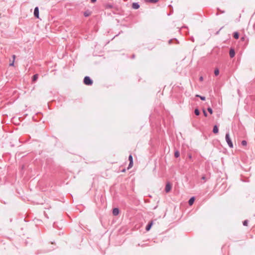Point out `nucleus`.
I'll list each match as a JSON object with an SVG mask.
<instances>
[{"label": "nucleus", "instance_id": "obj_5", "mask_svg": "<svg viewBox=\"0 0 255 255\" xmlns=\"http://www.w3.org/2000/svg\"><path fill=\"white\" fill-rule=\"evenodd\" d=\"M34 16L37 18H39V8L38 7L36 6L34 9Z\"/></svg>", "mask_w": 255, "mask_h": 255}, {"label": "nucleus", "instance_id": "obj_27", "mask_svg": "<svg viewBox=\"0 0 255 255\" xmlns=\"http://www.w3.org/2000/svg\"><path fill=\"white\" fill-rule=\"evenodd\" d=\"M203 112L204 116L206 117H207L208 114L205 110H203Z\"/></svg>", "mask_w": 255, "mask_h": 255}, {"label": "nucleus", "instance_id": "obj_6", "mask_svg": "<svg viewBox=\"0 0 255 255\" xmlns=\"http://www.w3.org/2000/svg\"><path fill=\"white\" fill-rule=\"evenodd\" d=\"M112 213L114 216H118L120 213V210L118 208H114L113 209Z\"/></svg>", "mask_w": 255, "mask_h": 255}, {"label": "nucleus", "instance_id": "obj_14", "mask_svg": "<svg viewBox=\"0 0 255 255\" xmlns=\"http://www.w3.org/2000/svg\"><path fill=\"white\" fill-rule=\"evenodd\" d=\"M233 37L236 39H238L239 38V33L238 32H234L233 33Z\"/></svg>", "mask_w": 255, "mask_h": 255}, {"label": "nucleus", "instance_id": "obj_1", "mask_svg": "<svg viewBox=\"0 0 255 255\" xmlns=\"http://www.w3.org/2000/svg\"><path fill=\"white\" fill-rule=\"evenodd\" d=\"M225 139H226V141L228 145H229V146L230 148H233L234 145H233V143L232 141V140L231 139V137L230 136V133L229 132H228L226 133Z\"/></svg>", "mask_w": 255, "mask_h": 255}, {"label": "nucleus", "instance_id": "obj_3", "mask_svg": "<svg viewBox=\"0 0 255 255\" xmlns=\"http://www.w3.org/2000/svg\"><path fill=\"white\" fill-rule=\"evenodd\" d=\"M172 184L170 182H167L166 183L165 187V191L166 193H169L171 189H172Z\"/></svg>", "mask_w": 255, "mask_h": 255}, {"label": "nucleus", "instance_id": "obj_10", "mask_svg": "<svg viewBox=\"0 0 255 255\" xmlns=\"http://www.w3.org/2000/svg\"><path fill=\"white\" fill-rule=\"evenodd\" d=\"M139 4L138 2H133L132 3V8L135 9H137L139 8Z\"/></svg>", "mask_w": 255, "mask_h": 255}, {"label": "nucleus", "instance_id": "obj_34", "mask_svg": "<svg viewBox=\"0 0 255 255\" xmlns=\"http://www.w3.org/2000/svg\"><path fill=\"white\" fill-rule=\"evenodd\" d=\"M134 57H135V55H134V54H133V55H132V56H131V58H132V59H133V58H134Z\"/></svg>", "mask_w": 255, "mask_h": 255}, {"label": "nucleus", "instance_id": "obj_26", "mask_svg": "<svg viewBox=\"0 0 255 255\" xmlns=\"http://www.w3.org/2000/svg\"><path fill=\"white\" fill-rule=\"evenodd\" d=\"M128 160L129 162L133 161V158L131 154H130L128 156Z\"/></svg>", "mask_w": 255, "mask_h": 255}, {"label": "nucleus", "instance_id": "obj_7", "mask_svg": "<svg viewBox=\"0 0 255 255\" xmlns=\"http://www.w3.org/2000/svg\"><path fill=\"white\" fill-rule=\"evenodd\" d=\"M229 55H230V56L231 58H233L235 55V50L231 48L230 49V51H229Z\"/></svg>", "mask_w": 255, "mask_h": 255}, {"label": "nucleus", "instance_id": "obj_17", "mask_svg": "<svg viewBox=\"0 0 255 255\" xmlns=\"http://www.w3.org/2000/svg\"><path fill=\"white\" fill-rule=\"evenodd\" d=\"M194 113L196 116H199L200 114V111L198 108H196L194 110Z\"/></svg>", "mask_w": 255, "mask_h": 255}, {"label": "nucleus", "instance_id": "obj_9", "mask_svg": "<svg viewBox=\"0 0 255 255\" xmlns=\"http://www.w3.org/2000/svg\"><path fill=\"white\" fill-rule=\"evenodd\" d=\"M195 200V197L193 196L192 197H191L189 201H188V204L190 206H191L193 204L194 201Z\"/></svg>", "mask_w": 255, "mask_h": 255}, {"label": "nucleus", "instance_id": "obj_31", "mask_svg": "<svg viewBox=\"0 0 255 255\" xmlns=\"http://www.w3.org/2000/svg\"><path fill=\"white\" fill-rule=\"evenodd\" d=\"M10 66H13L14 65V62H12L11 63L9 64Z\"/></svg>", "mask_w": 255, "mask_h": 255}, {"label": "nucleus", "instance_id": "obj_29", "mask_svg": "<svg viewBox=\"0 0 255 255\" xmlns=\"http://www.w3.org/2000/svg\"><path fill=\"white\" fill-rule=\"evenodd\" d=\"M199 80H200V81H203V77L202 76H200V77H199Z\"/></svg>", "mask_w": 255, "mask_h": 255}, {"label": "nucleus", "instance_id": "obj_33", "mask_svg": "<svg viewBox=\"0 0 255 255\" xmlns=\"http://www.w3.org/2000/svg\"><path fill=\"white\" fill-rule=\"evenodd\" d=\"M222 28H223V27H221V28H220V29L216 32V34H218L219 33L220 30L221 29H222Z\"/></svg>", "mask_w": 255, "mask_h": 255}, {"label": "nucleus", "instance_id": "obj_32", "mask_svg": "<svg viewBox=\"0 0 255 255\" xmlns=\"http://www.w3.org/2000/svg\"><path fill=\"white\" fill-rule=\"evenodd\" d=\"M191 40L192 41H193V42H194V38H193V37H192L191 38Z\"/></svg>", "mask_w": 255, "mask_h": 255}, {"label": "nucleus", "instance_id": "obj_30", "mask_svg": "<svg viewBox=\"0 0 255 255\" xmlns=\"http://www.w3.org/2000/svg\"><path fill=\"white\" fill-rule=\"evenodd\" d=\"M90 0L92 3H94L97 1V0Z\"/></svg>", "mask_w": 255, "mask_h": 255}, {"label": "nucleus", "instance_id": "obj_11", "mask_svg": "<svg viewBox=\"0 0 255 255\" xmlns=\"http://www.w3.org/2000/svg\"><path fill=\"white\" fill-rule=\"evenodd\" d=\"M38 77H39V75L38 74H35L33 75V76L32 77V82H35L37 80Z\"/></svg>", "mask_w": 255, "mask_h": 255}, {"label": "nucleus", "instance_id": "obj_8", "mask_svg": "<svg viewBox=\"0 0 255 255\" xmlns=\"http://www.w3.org/2000/svg\"><path fill=\"white\" fill-rule=\"evenodd\" d=\"M213 132L215 134H217L219 132L218 126L216 125H214L213 129Z\"/></svg>", "mask_w": 255, "mask_h": 255}, {"label": "nucleus", "instance_id": "obj_2", "mask_svg": "<svg viewBox=\"0 0 255 255\" xmlns=\"http://www.w3.org/2000/svg\"><path fill=\"white\" fill-rule=\"evenodd\" d=\"M83 83L86 85L91 86L93 83V81L89 76H86L84 78Z\"/></svg>", "mask_w": 255, "mask_h": 255}, {"label": "nucleus", "instance_id": "obj_12", "mask_svg": "<svg viewBox=\"0 0 255 255\" xmlns=\"http://www.w3.org/2000/svg\"><path fill=\"white\" fill-rule=\"evenodd\" d=\"M104 7L106 9H111L113 7V5L111 3H106L104 5Z\"/></svg>", "mask_w": 255, "mask_h": 255}, {"label": "nucleus", "instance_id": "obj_16", "mask_svg": "<svg viewBox=\"0 0 255 255\" xmlns=\"http://www.w3.org/2000/svg\"><path fill=\"white\" fill-rule=\"evenodd\" d=\"M196 97H199L202 101H205L206 100V97L204 96H202L199 95H196Z\"/></svg>", "mask_w": 255, "mask_h": 255}, {"label": "nucleus", "instance_id": "obj_21", "mask_svg": "<svg viewBox=\"0 0 255 255\" xmlns=\"http://www.w3.org/2000/svg\"><path fill=\"white\" fill-rule=\"evenodd\" d=\"M174 40L177 43H178V40L176 39V38H174V39H170L169 41H168V43L169 44H171L172 41Z\"/></svg>", "mask_w": 255, "mask_h": 255}, {"label": "nucleus", "instance_id": "obj_15", "mask_svg": "<svg viewBox=\"0 0 255 255\" xmlns=\"http://www.w3.org/2000/svg\"><path fill=\"white\" fill-rule=\"evenodd\" d=\"M145 2H150V3H156L159 0H144Z\"/></svg>", "mask_w": 255, "mask_h": 255}, {"label": "nucleus", "instance_id": "obj_20", "mask_svg": "<svg viewBox=\"0 0 255 255\" xmlns=\"http://www.w3.org/2000/svg\"><path fill=\"white\" fill-rule=\"evenodd\" d=\"M217 10H218V12L216 13V15H219V12H220L221 13H225V11L224 10H221L219 8H217Z\"/></svg>", "mask_w": 255, "mask_h": 255}, {"label": "nucleus", "instance_id": "obj_35", "mask_svg": "<svg viewBox=\"0 0 255 255\" xmlns=\"http://www.w3.org/2000/svg\"><path fill=\"white\" fill-rule=\"evenodd\" d=\"M169 7H171L172 9H173V7H172V6H171V5H169Z\"/></svg>", "mask_w": 255, "mask_h": 255}, {"label": "nucleus", "instance_id": "obj_24", "mask_svg": "<svg viewBox=\"0 0 255 255\" xmlns=\"http://www.w3.org/2000/svg\"><path fill=\"white\" fill-rule=\"evenodd\" d=\"M207 110H208V112L210 114H213V110H212V109L211 107H208L207 108Z\"/></svg>", "mask_w": 255, "mask_h": 255}, {"label": "nucleus", "instance_id": "obj_4", "mask_svg": "<svg viewBox=\"0 0 255 255\" xmlns=\"http://www.w3.org/2000/svg\"><path fill=\"white\" fill-rule=\"evenodd\" d=\"M153 224V221L152 220V221H150V222H149L145 227L146 231H149L151 229Z\"/></svg>", "mask_w": 255, "mask_h": 255}, {"label": "nucleus", "instance_id": "obj_28", "mask_svg": "<svg viewBox=\"0 0 255 255\" xmlns=\"http://www.w3.org/2000/svg\"><path fill=\"white\" fill-rule=\"evenodd\" d=\"M201 179H202V180H204L205 181H206V180H207V178H206L205 175H203L202 176V177H201Z\"/></svg>", "mask_w": 255, "mask_h": 255}, {"label": "nucleus", "instance_id": "obj_23", "mask_svg": "<svg viewBox=\"0 0 255 255\" xmlns=\"http://www.w3.org/2000/svg\"><path fill=\"white\" fill-rule=\"evenodd\" d=\"M243 224L244 226H247L248 224V220H245V221H244L243 222Z\"/></svg>", "mask_w": 255, "mask_h": 255}, {"label": "nucleus", "instance_id": "obj_19", "mask_svg": "<svg viewBox=\"0 0 255 255\" xmlns=\"http://www.w3.org/2000/svg\"><path fill=\"white\" fill-rule=\"evenodd\" d=\"M219 73H220V71L219 70V69L218 68H216L215 71H214V74L216 76H217L219 75Z\"/></svg>", "mask_w": 255, "mask_h": 255}, {"label": "nucleus", "instance_id": "obj_25", "mask_svg": "<svg viewBox=\"0 0 255 255\" xmlns=\"http://www.w3.org/2000/svg\"><path fill=\"white\" fill-rule=\"evenodd\" d=\"M132 166H133V161L129 162L128 169L130 168Z\"/></svg>", "mask_w": 255, "mask_h": 255}, {"label": "nucleus", "instance_id": "obj_18", "mask_svg": "<svg viewBox=\"0 0 255 255\" xmlns=\"http://www.w3.org/2000/svg\"><path fill=\"white\" fill-rule=\"evenodd\" d=\"M180 156V152L178 150H176L174 152V156L176 158L179 157Z\"/></svg>", "mask_w": 255, "mask_h": 255}, {"label": "nucleus", "instance_id": "obj_22", "mask_svg": "<svg viewBox=\"0 0 255 255\" xmlns=\"http://www.w3.org/2000/svg\"><path fill=\"white\" fill-rule=\"evenodd\" d=\"M241 144L243 146H246L247 144V142L245 140H243L241 142Z\"/></svg>", "mask_w": 255, "mask_h": 255}, {"label": "nucleus", "instance_id": "obj_36", "mask_svg": "<svg viewBox=\"0 0 255 255\" xmlns=\"http://www.w3.org/2000/svg\"><path fill=\"white\" fill-rule=\"evenodd\" d=\"M55 223H54L53 224V227H55Z\"/></svg>", "mask_w": 255, "mask_h": 255}, {"label": "nucleus", "instance_id": "obj_13", "mask_svg": "<svg viewBox=\"0 0 255 255\" xmlns=\"http://www.w3.org/2000/svg\"><path fill=\"white\" fill-rule=\"evenodd\" d=\"M85 17H88L91 14V12L89 10H87L83 13Z\"/></svg>", "mask_w": 255, "mask_h": 255}]
</instances>
